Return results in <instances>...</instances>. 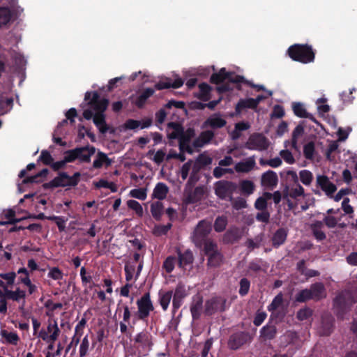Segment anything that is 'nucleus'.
<instances>
[{"label":"nucleus","instance_id":"nucleus-48","mask_svg":"<svg viewBox=\"0 0 357 357\" xmlns=\"http://www.w3.org/2000/svg\"><path fill=\"white\" fill-rule=\"evenodd\" d=\"M172 227V224L171 222H169L167 225H155L153 229V234L157 236L166 235L171 229Z\"/></svg>","mask_w":357,"mask_h":357},{"label":"nucleus","instance_id":"nucleus-16","mask_svg":"<svg viewBox=\"0 0 357 357\" xmlns=\"http://www.w3.org/2000/svg\"><path fill=\"white\" fill-rule=\"evenodd\" d=\"M178 259L177 264L179 268L185 269L187 266L191 265L194 261V256L192 252L188 249L184 252H181L179 248L176 249Z\"/></svg>","mask_w":357,"mask_h":357},{"label":"nucleus","instance_id":"nucleus-3","mask_svg":"<svg viewBox=\"0 0 357 357\" xmlns=\"http://www.w3.org/2000/svg\"><path fill=\"white\" fill-rule=\"evenodd\" d=\"M81 174L75 172L73 176H69L66 172H59L58 176L48 183L43 184L45 190L59 187H75L79 182Z\"/></svg>","mask_w":357,"mask_h":357},{"label":"nucleus","instance_id":"nucleus-9","mask_svg":"<svg viewBox=\"0 0 357 357\" xmlns=\"http://www.w3.org/2000/svg\"><path fill=\"white\" fill-rule=\"evenodd\" d=\"M269 312H271L270 319L275 320V322L281 321L285 314L286 310L284 305L283 296L282 293L278 294L272 301L271 303L267 307Z\"/></svg>","mask_w":357,"mask_h":357},{"label":"nucleus","instance_id":"nucleus-24","mask_svg":"<svg viewBox=\"0 0 357 357\" xmlns=\"http://www.w3.org/2000/svg\"><path fill=\"white\" fill-rule=\"evenodd\" d=\"M26 291L20 289L19 287L15 291L9 290L8 288H5V296L7 299L13 300V301L20 302L21 299L23 300L22 306L23 307L25 304Z\"/></svg>","mask_w":357,"mask_h":357},{"label":"nucleus","instance_id":"nucleus-11","mask_svg":"<svg viewBox=\"0 0 357 357\" xmlns=\"http://www.w3.org/2000/svg\"><path fill=\"white\" fill-rule=\"evenodd\" d=\"M269 142L263 135L255 133L250 136L245 147L249 150L264 151L268 148Z\"/></svg>","mask_w":357,"mask_h":357},{"label":"nucleus","instance_id":"nucleus-29","mask_svg":"<svg viewBox=\"0 0 357 357\" xmlns=\"http://www.w3.org/2000/svg\"><path fill=\"white\" fill-rule=\"evenodd\" d=\"M256 102L254 98L240 99L235 107L236 114H241L245 109H256Z\"/></svg>","mask_w":357,"mask_h":357},{"label":"nucleus","instance_id":"nucleus-27","mask_svg":"<svg viewBox=\"0 0 357 357\" xmlns=\"http://www.w3.org/2000/svg\"><path fill=\"white\" fill-rule=\"evenodd\" d=\"M255 157L252 156L247 158L245 161L238 162L235 165V170L237 172L248 173L255 167Z\"/></svg>","mask_w":357,"mask_h":357},{"label":"nucleus","instance_id":"nucleus-2","mask_svg":"<svg viewBox=\"0 0 357 357\" xmlns=\"http://www.w3.org/2000/svg\"><path fill=\"white\" fill-rule=\"evenodd\" d=\"M212 84L221 85L217 87L219 93H223L233 90L231 84H240L245 82L243 76L236 75L233 72H227L225 68H222L218 73H213L210 77Z\"/></svg>","mask_w":357,"mask_h":357},{"label":"nucleus","instance_id":"nucleus-26","mask_svg":"<svg viewBox=\"0 0 357 357\" xmlns=\"http://www.w3.org/2000/svg\"><path fill=\"white\" fill-rule=\"evenodd\" d=\"M168 192H169L168 186L162 182H159L155 185V186L153 190L151 197H152V199H157L159 201L163 200L166 198Z\"/></svg>","mask_w":357,"mask_h":357},{"label":"nucleus","instance_id":"nucleus-45","mask_svg":"<svg viewBox=\"0 0 357 357\" xmlns=\"http://www.w3.org/2000/svg\"><path fill=\"white\" fill-rule=\"evenodd\" d=\"M264 234L261 233L260 234L256 236L254 239L248 238L245 243L246 246L250 250H252L255 248H258L261 245V243L263 241Z\"/></svg>","mask_w":357,"mask_h":357},{"label":"nucleus","instance_id":"nucleus-10","mask_svg":"<svg viewBox=\"0 0 357 357\" xmlns=\"http://www.w3.org/2000/svg\"><path fill=\"white\" fill-rule=\"evenodd\" d=\"M204 252L208 257L207 266L208 267H218L223 261V255L218 250L215 243H208L204 248Z\"/></svg>","mask_w":357,"mask_h":357},{"label":"nucleus","instance_id":"nucleus-15","mask_svg":"<svg viewBox=\"0 0 357 357\" xmlns=\"http://www.w3.org/2000/svg\"><path fill=\"white\" fill-rule=\"evenodd\" d=\"M317 185L330 198L333 197V194L337 190V186L325 175H318L317 176Z\"/></svg>","mask_w":357,"mask_h":357},{"label":"nucleus","instance_id":"nucleus-40","mask_svg":"<svg viewBox=\"0 0 357 357\" xmlns=\"http://www.w3.org/2000/svg\"><path fill=\"white\" fill-rule=\"evenodd\" d=\"M287 238V233L284 229H278L273 234L272 238V244L275 248L281 245L285 241Z\"/></svg>","mask_w":357,"mask_h":357},{"label":"nucleus","instance_id":"nucleus-14","mask_svg":"<svg viewBox=\"0 0 357 357\" xmlns=\"http://www.w3.org/2000/svg\"><path fill=\"white\" fill-rule=\"evenodd\" d=\"M151 334L146 330L138 333L135 339V343L138 344V347H140L144 351H149L151 350L153 345L152 341Z\"/></svg>","mask_w":357,"mask_h":357},{"label":"nucleus","instance_id":"nucleus-54","mask_svg":"<svg viewBox=\"0 0 357 357\" xmlns=\"http://www.w3.org/2000/svg\"><path fill=\"white\" fill-rule=\"evenodd\" d=\"M239 290L238 293L241 296H245L247 295L249 292L250 287V282L248 280V279L243 278L241 279L239 282Z\"/></svg>","mask_w":357,"mask_h":357},{"label":"nucleus","instance_id":"nucleus-52","mask_svg":"<svg viewBox=\"0 0 357 357\" xmlns=\"http://www.w3.org/2000/svg\"><path fill=\"white\" fill-rule=\"evenodd\" d=\"M315 151L314 143L313 142H309L303 146V155L307 160H312L314 158V153Z\"/></svg>","mask_w":357,"mask_h":357},{"label":"nucleus","instance_id":"nucleus-39","mask_svg":"<svg viewBox=\"0 0 357 357\" xmlns=\"http://www.w3.org/2000/svg\"><path fill=\"white\" fill-rule=\"evenodd\" d=\"M203 300L202 297H198L196 301H194L190 305V312L194 320L198 319L201 315Z\"/></svg>","mask_w":357,"mask_h":357},{"label":"nucleus","instance_id":"nucleus-7","mask_svg":"<svg viewBox=\"0 0 357 357\" xmlns=\"http://www.w3.org/2000/svg\"><path fill=\"white\" fill-rule=\"evenodd\" d=\"M238 188L236 183L227 180H220L214 184L215 194L222 200L232 201L233 194Z\"/></svg>","mask_w":357,"mask_h":357},{"label":"nucleus","instance_id":"nucleus-19","mask_svg":"<svg viewBox=\"0 0 357 357\" xmlns=\"http://www.w3.org/2000/svg\"><path fill=\"white\" fill-rule=\"evenodd\" d=\"M278 181V175L272 170H268L261 175V184L264 188L273 189L277 185Z\"/></svg>","mask_w":357,"mask_h":357},{"label":"nucleus","instance_id":"nucleus-1","mask_svg":"<svg viewBox=\"0 0 357 357\" xmlns=\"http://www.w3.org/2000/svg\"><path fill=\"white\" fill-rule=\"evenodd\" d=\"M84 99L89 100L88 105L96 111L93 119L94 124L101 133H106L109 128L105 121L104 112L108 107L109 100L107 98L100 99V95L97 91H87L85 93Z\"/></svg>","mask_w":357,"mask_h":357},{"label":"nucleus","instance_id":"nucleus-37","mask_svg":"<svg viewBox=\"0 0 357 357\" xmlns=\"http://www.w3.org/2000/svg\"><path fill=\"white\" fill-rule=\"evenodd\" d=\"M104 163H105L107 166H109L112 164V160L105 153L99 151L97 154L96 158L93 160V167L95 169H99L102 167Z\"/></svg>","mask_w":357,"mask_h":357},{"label":"nucleus","instance_id":"nucleus-64","mask_svg":"<svg viewBox=\"0 0 357 357\" xmlns=\"http://www.w3.org/2000/svg\"><path fill=\"white\" fill-rule=\"evenodd\" d=\"M312 315V310H311L309 307H305L303 309H301L297 312V318L300 321H303L309 319Z\"/></svg>","mask_w":357,"mask_h":357},{"label":"nucleus","instance_id":"nucleus-5","mask_svg":"<svg viewBox=\"0 0 357 357\" xmlns=\"http://www.w3.org/2000/svg\"><path fill=\"white\" fill-rule=\"evenodd\" d=\"M136 305L137 310L133 312V324L138 320L147 321L151 312L154 310V306L149 292L144 294L141 298H138L136 301Z\"/></svg>","mask_w":357,"mask_h":357},{"label":"nucleus","instance_id":"nucleus-32","mask_svg":"<svg viewBox=\"0 0 357 357\" xmlns=\"http://www.w3.org/2000/svg\"><path fill=\"white\" fill-rule=\"evenodd\" d=\"M173 291H164L160 290L158 292V302L164 311L168 309L169 305L172 298Z\"/></svg>","mask_w":357,"mask_h":357},{"label":"nucleus","instance_id":"nucleus-60","mask_svg":"<svg viewBox=\"0 0 357 357\" xmlns=\"http://www.w3.org/2000/svg\"><path fill=\"white\" fill-rule=\"evenodd\" d=\"M311 299L312 294H310L309 289H305L300 291L296 296V301L298 302H305Z\"/></svg>","mask_w":357,"mask_h":357},{"label":"nucleus","instance_id":"nucleus-44","mask_svg":"<svg viewBox=\"0 0 357 357\" xmlns=\"http://www.w3.org/2000/svg\"><path fill=\"white\" fill-rule=\"evenodd\" d=\"M176 262L177 259L175 256H168L163 261L162 268L167 273H171L174 271Z\"/></svg>","mask_w":357,"mask_h":357},{"label":"nucleus","instance_id":"nucleus-6","mask_svg":"<svg viewBox=\"0 0 357 357\" xmlns=\"http://www.w3.org/2000/svg\"><path fill=\"white\" fill-rule=\"evenodd\" d=\"M315 52L311 45L307 44H294L291 45V60L306 64L314 62Z\"/></svg>","mask_w":357,"mask_h":357},{"label":"nucleus","instance_id":"nucleus-18","mask_svg":"<svg viewBox=\"0 0 357 357\" xmlns=\"http://www.w3.org/2000/svg\"><path fill=\"white\" fill-rule=\"evenodd\" d=\"M291 109L295 116L301 119H309L314 122H316L315 118L313 115L309 113L303 103L300 102H291Z\"/></svg>","mask_w":357,"mask_h":357},{"label":"nucleus","instance_id":"nucleus-58","mask_svg":"<svg viewBox=\"0 0 357 357\" xmlns=\"http://www.w3.org/2000/svg\"><path fill=\"white\" fill-rule=\"evenodd\" d=\"M89 340L88 338V335H86L82 340V342L79 346V357H85L89 351Z\"/></svg>","mask_w":357,"mask_h":357},{"label":"nucleus","instance_id":"nucleus-42","mask_svg":"<svg viewBox=\"0 0 357 357\" xmlns=\"http://www.w3.org/2000/svg\"><path fill=\"white\" fill-rule=\"evenodd\" d=\"M60 329L59 328H56L55 331H53L52 334L50 335H48L47 332L42 329L39 332V337H40L43 341H45L46 342H54L59 337L60 334Z\"/></svg>","mask_w":357,"mask_h":357},{"label":"nucleus","instance_id":"nucleus-49","mask_svg":"<svg viewBox=\"0 0 357 357\" xmlns=\"http://www.w3.org/2000/svg\"><path fill=\"white\" fill-rule=\"evenodd\" d=\"M127 206L129 208L133 210L139 217L143 216V208L137 201L134 199H130L127 202Z\"/></svg>","mask_w":357,"mask_h":357},{"label":"nucleus","instance_id":"nucleus-28","mask_svg":"<svg viewBox=\"0 0 357 357\" xmlns=\"http://www.w3.org/2000/svg\"><path fill=\"white\" fill-rule=\"evenodd\" d=\"M324 223L319 220L315 221L310 225L312 233L318 241H322L326 238L325 232L322 231Z\"/></svg>","mask_w":357,"mask_h":357},{"label":"nucleus","instance_id":"nucleus-53","mask_svg":"<svg viewBox=\"0 0 357 357\" xmlns=\"http://www.w3.org/2000/svg\"><path fill=\"white\" fill-rule=\"evenodd\" d=\"M95 186L97 188H104L110 189L112 192L117 191V186L113 182H109L105 179H100L98 182L95 183Z\"/></svg>","mask_w":357,"mask_h":357},{"label":"nucleus","instance_id":"nucleus-25","mask_svg":"<svg viewBox=\"0 0 357 357\" xmlns=\"http://www.w3.org/2000/svg\"><path fill=\"white\" fill-rule=\"evenodd\" d=\"M276 333L277 329L275 326L269 321L261 328L260 337L264 341L271 340L275 338Z\"/></svg>","mask_w":357,"mask_h":357},{"label":"nucleus","instance_id":"nucleus-59","mask_svg":"<svg viewBox=\"0 0 357 357\" xmlns=\"http://www.w3.org/2000/svg\"><path fill=\"white\" fill-rule=\"evenodd\" d=\"M263 261L261 259H255L251 261L248 265L249 271L258 273L262 271Z\"/></svg>","mask_w":357,"mask_h":357},{"label":"nucleus","instance_id":"nucleus-30","mask_svg":"<svg viewBox=\"0 0 357 357\" xmlns=\"http://www.w3.org/2000/svg\"><path fill=\"white\" fill-rule=\"evenodd\" d=\"M155 93V90L152 88H147L144 90L136 98L135 105L139 109H142L145 105L147 100Z\"/></svg>","mask_w":357,"mask_h":357},{"label":"nucleus","instance_id":"nucleus-62","mask_svg":"<svg viewBox=\"0 0 357 357\" xmlns=\"http://www.w3.org/2000/svg\"><path fill=\"white\" fill-rule=\"evenodd\" d=\"M187 296L185 287L183 283L178 282L175 288L174 294L173 296L178 298L184 299Z\"/></svg>","mask_w":357,"mask_h":357},{"label":"nucleus","instance_id":"nucleus-38","mask_svg":"<svg viewBox=\"0 0 357 357\" xmlns=\"http://www.w3.org/2000/svg\"><path fill=\"white\" fill-rule=\"evenodd\" d=\"M0 335L5 338L6 343L12 345H17L20 342V337L16 332H8L6 330H1Z\"/></svg>","mask_w":357,"mask_h":357},{"label":"nucleus","instance_id":"nucleus-36","mask_svg":"<svg viewBox=\"0 0 357 357\" xmlns=\"http://www.w3.org/2000/svg\"><path fill=\"white\" fill-rule=\"evenodd\" d=\"M168 127L173 129V131L168 135V137L171 139H180L181 135L183 134V127L175 122L168 123Z\"/></svg>","mask_w":357,"mask_h":357},{"label":"nucleus","instance_id":"nucleus-8","mask_svg":"<svg viewBox=\"0 0 357 357\" xmlns=\"http://www.w3.org/2000/svg\"><path fill=\"white\" fill-rule=\"evenodd\" d=\"M95 153L96 148L91 145L79 146L65 151V153H69L72 162L78 160L81 163H89L91 156Z\"/></svg>","mask_w":357,"mask_h":357},{"label":"nucleus","instance_id":"nucleus-4","mask_svg":"<svg viewBox=\"0 0 357 357\" xmlns=\"http://www.w3.org/2000/svg\"><path fill=\"white\" fill-rule=\"evenodd\" d=\"M212 230L211 222L202 220L199 221L193 232L192 241L196 247L204 249L208 243H214L209 237Z\"/></svg>","mask_w":357,"mask_h":357},{"label":"nucleus","instance_id":"nucleus-20","mask_svg":"<svg viewBox=\"0 0 357 357\" xmlns=\"http://www.w3.org/2000/svg\"><path fill=\"white\" fill-rule=\"evenodd\" d=\"M227 121L221 118L219 114H214L209 116L202 124V128L210 127L212 129L222 128L225 126Z\"/></svg>","mask_w":357,"mask_h":357},{"label":"nucleus","instance_id":"nucleus-63","mask_svg":"<svg viewBox=\"0 0 357 357\" xmlns=\"http://www.w3.org/2000/svg\"><path fill=\"white\" fill-rule=\"evenodd\" d=\"M38 160H40L45 165L51 166L54 160L48 151L43 150L40 153Z\"/></svg>","mask_w":357,"mask_h":357},{"label":"nucleus","instance_id":"nucleus-57","mask_svg":"<svg viewBox=\"0 0 357 357\" xmlns=\"http://www.w3.org/2000/svg\"><path fill=\"white\" fill-rule=\"evenodd\" d=\"M301 181L305 185H309L313 178L312 174L310 171L303 169L299 172Z\"/></svg>","mask_w":357,"mask_h":357},{"label":"nucleus","instance_id":"nucleus-51","mask_svg":"<svg viewBox=\"0 0 357 357\" xmlns=\"http://www.w3.org/2000/svg\"><path fill=\"white\" fill-rule=\"evenodd\" d=\"M338 146L339 145L336 141H332L330 143L325 152L326 158L328 161L332 162L335 160V156L332 154L337 150Z\"/></svg>","mask_w":357,"mask_h":357},{"label":"nucleus","instance_id":"nucleus-23","mask_svg":"<svg viewBox=\"0 0 357 357\" xmlns=\"http://www.w3.org/2000/svg\"><path fill=\"white\" fill-rule=\"evenodd\" d=\"M184 81L182 78L177 77L173 82H171L170 79H167L166 81H160L155 84V89L157 90H162L165 89H178L183 86Z\"/></svg>","mask_w":357,"mask_h":357},{"label":"nucleus","instance_id":"nucleus-55","mask_svg":"<svg viewBox=\"0 0 357 357\" xmlns=\"http://www.w3.org/2000/svg\"><path fill=\"white\" fill-rule=\"evenodd\" d=\"M230 202L231 203L233 208L237 211L248 207L246 200L241 197H238L236 199H234V197H232V201Z\"/></svg>","mask_w":357,"mask_h":357},{"label":"nucleus","instance_id":"nucleus-41","mask_svg":"<svg viewBox=\"0 0 357 357\" xmlns=\"http://www.w3.org/2000/svg\"><path fill=\"white\" fill-rule=\"evenodd\" d=\"M199 93L197 95V98L202 101H208L211 98L210 92L211 87L205 82L199 84Z\"/></svg>","mask_w":357,"mask_h":357},{"label":"nucleus","instance_id":"nucleus-34","mask_svg":"<svg viewBox=\"0 0 357 357\" xmlns=\"http://www.w3.org/2000/svg\"><path fill=\"white\" fill-rule=\"evenodd\" d=\"M204 193V191L202 187H196L192 192L188 195L186 201L190 204L197 203L202 199Z\"/></svg>","mask_w":357,"mask_h":357},{"label":"nucleus","instance_id":"nucleus-61","mask_svg":"<svg viewBox=\"0 0 357 357\" xmlns=\"http://www.w3.org/2000/svg\"><path fill=\"white\" fill-rule=\"evenodd\" d=\"M135 264L126 263L124 266V271L126 274V280L130 282L133 278V275L135 271Z\"/></svg>","mask_w":357,"mask_h":357},{"label":"nucleus","instance_id":"nucleus-17","mask_svg":"<svg viewBox=\"0 0 357 357\" xmlns=\"http://www.w3.org/2000/svg\"><path fill=\"white\" fill-rule=\"evenodd\" d=\"M127 302H123L122 300L118 301L115 314H119L121 316L122 313V319L125 322H130L131 318L133 319V312L132 309Z\"/></svg>","mask_w":357,"mask_h":357},{"label":"nucleus","instance_id":"nucleus-46","mask_svg":"<svg viewBox=\"0 0 357 357\" xmlns=\"http://www.w3.org/2000/svg\"><path fill=\"white\" fill-rule=\"evenodd\" d=\"M227 225V218L225 215L218 216L214 222V229L216 232L223 231Z\"/></svg>","mask_w":357,"mask_h":357},{"label":"nucleus","instance_id":"nucleus-43","mask_svg":"<svg viewBox=\"0 0 357 357\" xmlns=\"http://www.w3.org/2000/svg\"><path fill=\"white\" fill-rule=\"evenodd\" d=\"M12 18V12L7 6L0 7V27L8 24Z\"/></svg>","mask_w":357,"mask_h":357},{"label":"nucleus","instance_id":"nucleus-35","mask_svg":"<svg viewBox=\"0 0 357 357\" xmlns=\"http://www.w3.org/2000/svg\"><path fill=\"white\" fill-rule=\"evenodd\" d=\"M238 187L241 194L245 196H250L254 192L255 189L254 183L250 180L241 181Z\"/></svg>","mask_w":357,"mask_h":357},{"label":"nucleus","instance_id":"nucleus-50","mask_svg":"<svg viewBox=\"0 0 357 357\" xmlns=\"http://www.w3.org/2000/svg\"><path fill=\"white\" fill-rule=\"evenodd\" d=\"M129 195L131 197L144 201L147 197L146 189L142 188L132 189L130 191Z\"/></svg>","mask_w":357,"mask_h":357},{"label":"nucleus","instance_id":"nucleus-47","mask_svg":"<svg viewBox=\"0 0 357 357\" xmlns=\"http://www.w3.org/2000/svg\"><path fill=\"white\" fill-rule=\"evenodd\" d=\"M64 157L63 159L60 161L53 162L51 168L54 171H59V169H63L67 163L72 162L71 159L70 158L69 153H63Z\"/></svg>","mask_w":357,"mask_h":357},{"label":"nucleus","instance_id":"nucleus-56","mask_svg":"<svg viewBox=\"0 0 357 357\" xmlns=\"http://www.w3.org/2000/svg\"><path fill=\"white\" fill-rule=\"evenodd\" d=\"M282 160L279 157H276L275 158L270 160H264L263 158H261L259 160V164L261 166L268 165L273 168L280 166L282 165Z\"/></svg>","mask_w":357,"mask_h":357},{"label":"nucleus","instance_id":"nucleus-12","mask_svg":"<svg viewBox=\"0 0 357 357\" xmlns=\"http://www.w3.org/2000/svg\"><path fill=\"white\" fill-rule=\"evenodd\" d=\"M251 341L249 333L238 331L231 334L228 340L227 345L230 349L237 350Z\"/></svg>","mask_w":357,"mask_h":357},{"label":"nucleus","instance_id":"nucleus-22","mask_svg":"<svg viewBox=\"0 0 357 357\" xmlns=\"http://www.w3.org/2000/svg\"><path fill=\"white\" fill-rule=\"evenodd\" d=\"M310 291L312 300L318 301L326 297V290L322 282H315L311 284Z\"/></svg>","mask_w":357,"mask_h":357},{"label":"nucleus","instance_id":"nucleus-21","mask_svg":"<svg viewBox=\"0 0 357 357\" xmlns=\"http://www.w3.org/2000/svg\"><path fill=\"white\" fill-rule=\"evenodd\" d=\"M215 136V133L212 130L202 131L198 137H197L192 142V146L195 148H202L206 144L210 143Z\"/></svg>","mask_w":357,"mask_h":357},{"label":"nucleus","instance_id":"nucleus-33","mask_svg":"<svg viewBox=\"0 0 357 357\" xmlns=\"http://www.w3.org/2000/svg\"><path fill=\"white\" fill-rule=\"evenodd\" d=\"M240 238L239 230L234 227L228 229L223 236V241L225 243H234Z\"/></svg>","mask_w":357,"mask_h":357},{"label":"nucleus","instance_id":"nucleus-31","mask_svg":"<svg viewBox=\"0 0 357 357\" xmlns=\"http://www.w3.org/2000/svg\"><path fill=\"white\" fill-rule=\"evenodd\" d=\"M150 211L152 217L156 220L160 221L164 213V205L160 201L154 202L151 204Z\"/></svg>","mask_w":357,"mask_h":357},{"label":"nucleus","instance_id":"nucleus-13","mask_svg":"<svg viewBox=\"0 0 357 357\" xmlns=\"http://www.w3.org/2000/svg\"><path fill=\"white\" fill-rule=\"evenodd\" d=\"M226 299L220 296L213 297L205 303V314L212 315L216 312L225 310Z\"/></svg>","mask_w":357,"mask_h":357}]
</instances>
